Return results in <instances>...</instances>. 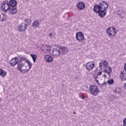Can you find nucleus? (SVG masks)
Instances as JSON below:
<instances>
[{"mask_svg": "<svg viewBox=\"0 0 126 126\" xmlns=\"http://www.w3.org/2000/svg\"><path fill=\"white\" fill-rule=\"evenodd\" d=\"M125 70H123L120 73V78L122 80H126V63L124 65Z\"/></svg>", "mask_w": 126, "mask_h": 126, "instance_id": "11", "label": "nucleus"}, {"mask_svg": "<svg viewBox=\"0 0 126 126\" xmlns=\"http://www.w3.org/2000/svg\"><path fill=\"white\" fill-rule=\"evenodd\" d=\"M18 63V58L17 57L12 58L9 62V63L11 66H14Z\"/></svg>", "mask_w": 126, "mask_h": 126, "instance_id": "12", "label": "nucleus"}, {"mask_svg": "<svg viewBox=\"0 0 126 126\" xmlns=\"http://www.w3.org/2000/svg\"><path fill=\"white\" fill-rule=\"evenodd\" d=\"M96 82H98V80H96Z\"/></svg>", "mask_w": 126, "mask_h": 126, "instance_id": "35", "label": "nucleus"}, {"mask_svg": "<svg viewBox=\"0 0 126 126\" xmlns=\"http://www.w3.org/2000/svg\"><path fill=\"white\" fill-rule=\"evenodd\" d=\"M77 7L80 10H82V9L85 8V3L82 1L79 2L77 4Z\"/></svg>", "mask_w": 126, "mask_h": 126, "instance_id": "17", "label": "nucleus"}, {"mask_svg": "<svg viewBox=\"0 0 126 126\" xmlns=\"http://www.w3.org/2000/svg\"><path fill=\"white\" fill-rule=\"evenodd\" d=\"M108 5L107 2L102 1L99 3V4L94 5V11L95 13H98L100 17H105L107 14V8Z\"/></svg>", "mask_w": 126, "mask_h": 126, "instance_id": "2", "label": "nucleus"}, {"mask_svg": "<svg viewBox=\"0 0 126 126\" xmlns=\"http://www.w3.org/2000/svg\"><path fill=\"white\" fill-rule=\"evenodd\" d=\"M25 64L26 63H19L17 65V69L20 71V72H22V73L25 74L26 73V72L27 71V70H25V69H23V67L25 66Z\"/></svg>", "mask_w": 126, "mask_h": 126, "instance_id": "7", "label": "nucleus"}, {"mask_svg": "<svg viewBox=\"0 0 126 126\" xmlns=\"http://www.w3.org/2000/svg\"><path fill=\"white\" fill-rule=\"evenodd\" d=\"M39 21H34L32 24V26L34 28H38V27H39Z\"/></svg>", "mask_w": 126, "mask_h": 126, "instance_id": "18", "label": "nucleus"}, {"mask_svg": "<svg viewBox=\"0 0 126 126\" xmlns=\"http://www.w3.org/2000/svg\"><path fill=\"white\" fill-rule=\"evenodd\" d=\"M103 77H104V78H107V75H106V74H104L103 75Z\"/></svg>", "mask_w": 126, "mask_h": 126, "instance_id": "32", "label": "nucleus"}, {"mask_svg": "<svg viewBox=\"0 0 126 126\" xmlns=\"http://www.w3.org/2000/svg\"><path fill=\"white\" fill-rule=\"evenodd\" d=\"M107 83H108L109 85H112V84H114V79H111L110 80H108L107 81Z\"/></svg>", "mask_w": 126, "mask_h": 126, "instance_id": "24", "label": "nucleus"}, {"mask_svg": "<svg viewBox=\"0 0 126 126\" xmlns=\"http://www.w3.org/2000/svg\"><path fill=\"white\" fill-rule=\"evenodd\" d=\"M95 66V62L94 61L93 62H89V63H87L86 64V68L88 70H92L94 67Z\"/></svg>", "mask_w": 126, "mask_h": 126, "instance_id": "9", "label": "nucleus"}, {"mask_svg": "<svg viewBox=\"0 0 126 126\" xmlns=\"http://www.w3.org/2000/svg\"><path fill=\"white\" fill-rule=\"evenodd\" d=\"M41 50L42 52H43V53H46V54H48V53H49V51H48L45 48H44V49H42Z\"/></svg>", "mask_w": 126, "mask_h": 126, "instance_id": "28", "label": "nucleus"}, {"mask_svg": "<svg viewBox=\"0 0 126 126\" xmlns=\"http://www.w3.org/2000/svg\"><path fill=\"white\" fill-rule=\"evenodd\" d=\"M108 61L104 60L103 61V63L100 62L99 63V67L100 69H102V65L104 68L108 67Z\"/></svg>", "mask_w": 126, "mask_h": 126, "instance_id": "16", "label": "nucleus"}, {"mask_svg": "<svg viewBox=\"0 0 126 126\" xmlns=\"http://www.w3.org/2000/svg\"><path fill=\"white\" fill-rule=\"evenodd\" d=\"M59 49L60 50V53L61 55H65L68 52V48L63 46V47H59Z\"/></svg>", "mask_w": 126, "mask_h": 126, "instance_id": "13", "label": "nucleus"}, {"mask_svg": "<svg viewBox=\"0 0 126 126\" xmlns=\"http://www.w3.org/2000/svg\"><path fill=\"white\" fill-rule=\"evenodd\" d=\"M61 51L60 50V47H58L56 48H54L53 51V57H55V58H57V57H60L61 55Z\"/></svg>", "mask_w": 126, "mask_h": 126, "instance_id": "10", "label": "nucleus"}, {"mask_svg": "<svg viewBox=\"0 0 126 126\" xmlns=\"http://www.w3.org/2000/svg\"><path fill=\"white\" fill-rule=\"evenodd\" d=\"M76 39L79 43H81L84 40V34L81 32H77L76 33Z\"/></svg>", "mask_w": 126, "mask_h": 126, "instance_id": "8", "label": "nucleus"}, {"mask_svg": "<svg viewBox=\"0 0 126 126\" xmlns=\"http://www.w3.org/2000/svg\"><path fill=\"white\" fill-rule=\"evenodd\" d=\"M48 37H49V38H50V39H52L53 38L54 35H53V34L52 33H50L48 35Z\"/></svg>", "mask_w": 126, "mask_h": 126, "instance_id": "30", "label": "nucleus"}, {"mask_svg": "<svg viewBox=\"0 0 126 126\" xmlns=\"http://www.w3.org/2000/svg\"><path fill=\"white\" fill-rule=\"evenodd\" d=\"M24 22L27 23V26H28V25H30L32 22V20H31V19H26L24 20Z\"/></svg>", "mask_w": 126, "mask_h": 126, "instance_id": "21", "label": "nucleus"}, {"mask_svg": "<svg viewBox=\"0 0 126 126\" xmlns=\"http://www.w3.org/2000/svg\"><path fill=\"white\" fill-rule=\"evenodd\" d=\"M44 48H45L46 49V50H47V51L50 52V51L51 50V47L50 45H44Z\"/></svg>", "mask_w": 126, "mask_h": 126, "instance_id": "23", "label": "nucleus"}, {"mask_svg": "<svg viewBox=\"0 0 126 126\" xmlns=\"http://www.w3.org/2000/svg\"><path fill=\"white\" fill-rule=\"evenodd\" d=\"M1 18V22H4V21H5V20H6V16L5 15H4V14H2V17Z\"/></svg>", "mask_w": 126, "mask_h": 126, "instance_id": "22", "label": "nucleus"}, {"mask_svg": "<svg viewBox=\"0 0 126 126\" xmlns=\"http://www.w3.org/2000/svg\"><path fill=\"white\" fill-rule=\"evenodd\" d=\"M123 126H126V118L124 119L123 121Z\"/></svg>", "mask_w": 126, "mask_h": 126, "instance_id": "29", "label": "nucleus"}, {"mask_svg": "<svg viewBox=\"0 0 126 126\" xmlns=\"http://www.w3.org/2000/svg\"><path fill=\"white\" fill-rule=\"evenodd\" d=\"M18 60L19 61L20 63H27V65L25 66L27 71H30V69H31V67H32V63L29 60H26V57L24 56L20 55L18 57Z\"/></svg>", "mask_w": 126, "mask_h": 126, "instance_id": "3", "label": "nucleus"}, {"mask_svg": "<svg viewBox=\"0 0 126 126\" xmlns=\"http://www.w3.org/2000/svg\"><path fill=\"white\" fill-rule=\"evenodd\" d=\"M120 91H121V90L120 89V88H117L114 91V92H115V93H116V94H118L120 93Z\"/></svg>", "mask_w": 126, "mask_h": 126, "instance_id": "27", "label": "nucleus"}, {"mask_svg": "<svg viewBox=\"0 0 126 126\" xmlns=\"http://www.w3.org/2000/svg\"><path fill=\"white\" fill-rule=\"evenodd\" d=\"M27 24H26L25 23H22L18 27V30L19 31V32L24 33V32L27 30Z\"/></svg>", "mask_w": 126, "mask_h": 126, "instance_id": "6", "label": "nucleus"}, {"mask_svg": "<svg viewBox=\"0 0 126 126\" xmlns=\"http://www.w3.org/2000/svg\"><path fill=\"white\" fill-rule=\"evenodd\" d=\"M118 15H122L124 13V11L123 9L118 10L117 11Z\"/></svg>", "mask_w": 126, "mask_h": 126, "instance_id": "26", "label": "nucleus"}, {"mask_svg": "<svg viewBox=\"0 0 126 126\" xmlns=\"http://www.w3.org/2000/svg\"><path fill=\"white\" fill-rule=\"evenodd\" d=\"M2 16V14H0V19H1Z\"/></svg>", "mask_w": 126, "mask_h": 126, "instance_id": "33", "label": "nucleus"}, {"mask_svg": "<svg viewBox=\"0 0 126 126\" xmlns=\"http://www.w3.org/2000/svg\"><path fill=\"white\" fill-rule=\"evenodd\" d=\"M108 36L110 38V40L113 41V37L117 35V30L114 27H109L106 30Z\"/></svg>", "mask_w": 126, "mask_h": 126, "instance_id": "4", "label": "nucleus"}, {"mask_svg": "<svg viewBox=\"0 0 126 126\" xmlns=\"http://www.w3.org/2000/svg\"><path fill=\"white\" fill-rule=\"evenodd\" d=\"M89 91L94 96H97L99 93V88L96 85H92L89 88Z\"/></svg>", "mask_w": 126, "mask_h": 126, "instance_id": "5", "label": "nucleus"}, {"mask_svg": "<svg viewBox=\"0 0 126 126\" xmlns=\"http://www.w3.org/2000/svg\"><path fill=\"white\" fill-rule=\"evenodd\" d=\"M0 9L5 12H10L11 14H16L17 13V1L16 0H10L3 1L0 7Z\"/></svg>", "mask_w": 126, "mask_h": 126, "instance_id": "1", "label": "nucleus"}, {"mask_svg": "<svg viewBox=\"0 0 126 126\" xmlns=\"http://www.w3.org/2000/svg\"><path fill=\"white\" fill-rule=\"evenodd\" d=\"M79 97L81 98V99H84L85 98V97H84V96H83V95H80L79 96Z\"/></svg>", "mask_w": 126, "mask_h": 126, "instance_id": "31", "label": "nucleus"}, {"mask_svg": "<svg viewBox=\"0 0 126 126\" xmlns=\"http://www.w3.org/2000/svg\"><path fill=\"white\" fill-rule=\"evenodd\" d=\"M124 88H125V89H126V84H124Z\"/></svg>", "mask_w": 126, "mask_h": 126, "instance_id": "34", "label": "nucleus"}, {"mask_svg": "<svg viewBox=\"0 0 126 126\" xmlns=\"http://www.w3.org/2000/svg\"><path fill=\"white\" fill-rule=\"evenodd\" d=\"M104 72L108 75L109 77H111V73L112 72V68L110 66H107L103 68Z\"/></svg>", "mask_w": 126, "mask_h": 126, "instance_id": "14", "label": "nucleus"}, {"mask_svg": "<svg viewBox=\"0 0 126 126\" xmlns=\"http://www.w3.org/2000/svg\"><path fill=\"white\" fill-rule=\"evenodd\" d=\"M30 57H31L32 59L33 60V63H36V60H37V55L35 54H30Z\"/></svg>", "mask_w": 126, "mask_h": 126, "instance_id": "19", "label": "nucleus"}, {"mask_svg": "<svg viewBox=\"0 0 126 126\" xmlns=\"http://www.w3.org/2000/svg\"><path fill=\"white\" fill-rule=\"evenodd\" d=\"M6 75V72L2 69H0V76L2 77H4Z\"/></svg>", "mask_w": 126, "mask_h": 126, "instance_id": "20", "label": "nucleus"}, {"mask_svg": "<svg viewBox=\"0 0 126 126\" xmlns=\"http://www.w3.org/2000/svg\"><path fill=\"white\" fill-rule=\"evenodd\" d=\"M44 60L47 63H52L54 61L53 57L49 55H46L44 56Z\"/></svg>", "mask_w": 126, "mask_h": 126, "instance_id": "15", "label": "nucleus"}, {"mask_svg": "<svg viewBox=\"0 0 126 126\" xmlns=\"http://www.w3.org/2000/svg\"><path fill=\"white\" fill-rule=\"evenodd\" d=\"M100 75H102V72H99L96 75L94 76V79H97L98 77L100 76Z\"/></svg>", "mask_w": 126, "mask_h": 126, "instance_id": "25", "label": "nucleus"}]
</instances>
